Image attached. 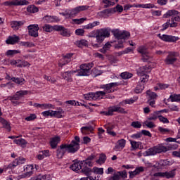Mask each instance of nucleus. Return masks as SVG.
I'll return each instance as SVG.
<instances>
[{
    "label": "nucleus",
    "mask_w": 180,
    "mask_h": 180,
    "mask_svg": "<svg viewBox=\"0 0 180 180\" xmlns=\"http://www.w3.org/2000/svg\"><path fill=\"white\" fill-rule=\"evenodd\" d=\"M79 150V146L78 143L71 141L70 143H65L61 144L60 147L56 150V156L57 158H59V160H61L63 157H64V155L65 153H69L70 154H75L77 151Z\"/></svg>",
    "instance_id": "nucleus-1"
},
{
    "label": "nucleus",
    "mask_w": 180,
    "mask_h": 180,
    "mask_svg": "<svg viewBox=\"0 0 180 180\" xmlns=\"http://www.w3.org/2000/svg\"><path fill=\"white\" fill-rule=\"evenodd\" d=\"M109 36H110V32L108 29H101L97 30L96 32H91L89 35V37H96L97 43L101 44V43L105 40V38L109 37Z\"/></svg>",
    "instance_id": "nucleus-2"
},
{
    "label": "nucleus",
    "mask_w": 180,
    "mask_h": 180,
    "mask_svg": "<svg viewBox=\"0 0 180 180\" xmlns=\"http://www.w3.org/2000/svg\"><path fill=\"white\" fill-rule=\"evenodd\" d=\"M168 148L162 144L158 145L153 148H149L145 153H143L144 157H148L150 155H155L156 154H161V153H167Z\"/></svg>",
    "instance_id": "nucleus-3"
},
{
    "label": "nucleus",
    "mask_w": 180,
    "mask_h": 180,
    "mask_svg": "<svg viewBox=\"0 0 180 180\" xmlns=\"http://www.w3.org/2000/svg\"><path fill=\"white\" fill-rule=\"evenodd\" d=\"M167 16H172L170 27H176L178 23L176 22H180V13L175 10H171L166 13Z\"/></svg>",
    "instance_id": "nucleus-4"
},
{
    "label": "nucleus",
    "mask_w": 180,
    "mask_h": 180,
    "mask_svg": "<svg viewBox=\"0 0 180 180\" xmlns=\"http://www.w3.org/2000/svg\"><path fill=\"white\" fill-rule=\"evenodd\" d=\"M92 67H94V63L81 65L79 67L80 70L78 71L77 75L79 77H88V75H91V68Z\"/></svg>",
    "instance_id": "nucleus-5"
},
{
    "label": "nucleus",
    "mask_w": 180,
    "mask_h": 180,
    "mask_svg": "<svg viewBox=\"0 0 180 180\" xmlns=\"http://www.w3.org/2000/svg\"><path fill=\"white\" fill-rule=\"evenodd\" d=\"M113 112H118V113H127L124 110V108L120 107V105H112L108 108V111H101V115H104V116H113Z\"/></svg>",
    "instance_id": "nucleus-6"
},
{
    "label": "nucleus",
    "mask_w": 180,
    "mask_h": 180,
    "mask_svg": "<svg viewBox=\"0 0 180 180\" xmlns=\"http://www.w3.org/2000/svg\"><path fill=\"white\" fill-rule=\"evenodd\" d=\"M112 33L115 38L118 40H126L130 37V32L127 31L121 32L119 30H113Z\"/></svg>",
    "instance_id": "nucleus-7"
},
{
    "label": "nucleus",
    "mask_w": 180,
    "mask_h": 180,
    "mask_svg": "<svg viewBox=\"0 0 180 180\" xmlns=\"http://www.w3.org/2000/svg\"><path fill=\"white\" fill-rule=\"evenodd\" d=\"M82 165L83 166L82 170H81L83 174L86 175V176H89V175H91V172H92V169L88 167H93L94 164L91 160H85L81 161Z\"/></svg>",
    "instance_id": "nucleus-8"
},
{
    "label": "nucleus",
    "mask_w": 180,
    "mask_h": 180,
    "mask_svg": "<svg viewBox=\"0 0 180 180\" xmlns=\"http://www.w3.org/2000/svg\"><path fill=\"white\" fill-rule=\"evenodd\" d=\"M176 169H174L170 171H167L165 172H157L155 173L154 176H160V178H166V179H171L175 178L176 175Z\"/></svg>",
    "instance_id": "nucleus-9"
},
{
    "label": "nucleus",
    "mask_w": 180,
    "mask_h": 180,
    "mask_svg": "<svg viewBox=\"0 0 180 180\" xmlns=\"http://www.w3.org/2000/svg\"><path fill=\"white\" fill-rule=\"evenodd\" d=\"M158 37L166 43H176L179 40V37L168 34H158Z\"/></svg>",
    "instance_id": "nucleus-10"
},
{
    "label": "nucleus",
    "mask_w": 180,
    "mask_h": 180,
    "mask_svg": "<svg viewBox=\"0 0 180 180\" xmlns=\"http://www.w3.org/2000/svg\"><path fill=\"white\" fill-rule=\"evenodd\" d=\"M106 95V92L105 91H96V93H88L84 95L85 99L87 101H96L98 98H101V96H105Z\"/></svg>",
    "instance_id": "nucleus-11"
},
{
    "label": "nucleus",
    "mask_w": 180,
    "mask_h": 180,
    "mask_svg": "<svg viewBox=\"0 0 180 180\" xmlns=\"http://www.w3.org/2000/svg\"><path fill=\"white\" fill-rule=\"evenodd\" d=\"M5 6H22L23 5H29L27 0H13L12 1H5L4 4Z\"/></svg>",
    "instance_id": "nucleus-12"
},
{
    "label": "nucleus",
    "mask_w": 180,
    "mask_h": 180,
    "mask_svg": "<svg viewBox=\"0 0 180 180\" xmlns=\"http://www.w3.org/2000/svg\"><path fill=\"white\" fill-rule=\"evenodd\" d=\"M28 34L32 37H39V25H30L27 27Z\"/></svg>",
    "instance_id": "nucleus-13"
},
{
    "label": "nucleus",
    "mask_w": 180,
    "mask_h": 180,
    "mask_svg": "<svg viewBox=\"0 0 180 180\" xmlns=\"http://www.w3.org/2000/svg\"><path fill=\"white\" fill-rule=\"evenodd\" d=\"M88 8H89L88 6H79L72 10H69L70 18H75L79 12L88 10Z\"/></svg>",
    "instance_id": "nucleus-14"
},
{
    "label": "nucleus",
    "mask_w": 180,
    "mask_h": 180,
    "mask_svg": "<svg viewBox=\"0 0 180 180\" xmlns=\"http://www.w3.org/2000/svg\"><path fill=\"white\" fill-rule=\"evenodd\" d=\"M54 30L60 32V34L63 37H70L71 33L68 29L64 27L63 25H54Z\"/></svg>",
    "instance_id": "nucleus-15"
},
{
    "label": "nucleus",
    "mask_w": 180,
    "mask_h": 180,
    "mask_svg": "<svg viewBox=\"0 0 180 180\" xmlns=\"http://www.w3.org/2000/svg\"><path fill=\"white\" fill-rule=\"evenodd\" d=\"M176 53L175 52H169L167 56L165 59V63L167 65H172L174 63H176Z\"/></svg>",
    "instance_id": "nucleus-16"
},
{
    "label": "nucleus",
    "mask_w": 180,
    "mask_h": 180,
    "mask_svg": "<svg viewBox=\"0 0 180 180\" xmlns=\"http://www.w3.org/2000/svg\"><path fill=\"white\" fill-rule=\"evenodd\" d=\"M119 85H122V83L114 82V83L104 84V85H103L102 88L105 89V91L108 92V94H112V92H115V89H113V87L119 86Z\"/></svg>",
    "instance_id": "nucleus-17"
},
{
    "label": "nucleus",
    "mask_w": 180,
    "mask_h": 180,
    "mask_svg": "<svg viewBox=\"0 0 180 180\" xmlns=\"http://www.w3.org/2000/svg\"><path fill=\"white\" fill-rule=\"evenodd\" d=\"M29 94L28 91H23L20 90L19 91H17L15 95H14L13 97H8L9 101H19L22 98V96H25V95H27Z\"/></svg>",
    "instance_id": "nucleus-18"
},
{
    "label": "nucleus",
    "mask_w": 180,
    "mask_h": 180,
    "mask_svg": "<svg viewBox=\"0 0 180 180\" xmlns=\"http://www.w3.org/2000/svg\"><path fill=\"white\" fill-rule=\"evenodd\" d=\"M139 53L142 55V60L144 62L148 61L150 60V53L147 51V49L144 46H141L139 49Z\"/></svg>",
    "instance_id": "nucleus-19"
},
{
    "label": "nucleus",
    "mask_w": 180,
    "mask_h": 180,
    "mask_svg": "<svg viewBox=\"0 0 180 180\" xmlns=\"http://www.w3.org/2000/svg\"><path fill=\"white\" fill-rule=\"evenodd\" d=\"M78 70H76L64 72L61 74V76L63 77V79H66L68 82H72V78L71 77V75H72V74L78 72Z\"/></svg>",
    "instance_id": "nucleus-20"
},
{
    "label": "nucleus",
    "mask_w": 180,
    "mask_h": 180,
    "mask_svg": "<svg viewBox=\"0 0 180 180\" xmlns=\"http://www.w3.org/2000/svg\"><path fill=\"white\" fill-rule=\"evenodd\" d=\"M115 13V8H108L105 9L102 11H100L97 13L98 16L100 18H105V16H108V15H111Z\"/></svg>",
    "instance_id": "nucleus-21"
},
{
    "label": "nucleus",
    "mask_w": 180,
    "mask_h": 180,
    "mask_svg": "<svg viewBox=\"0 0 180 180\" xmlns=\"http://www.w3.org/2000/svg\"><path fill=\"white\" fill-rule=\"evenodd\" d=\"M43 20L46 23H53V22H60V18L57 16L46 15L43 18Z\"/></svg>",
    "instance_id": "nucleus-22"
},
{
    "label": "nucleus",
    "mask_w": 180,
    "mask_h": 180,
    "mask_svg": "<svg viewBox=\"0 0 180 180\" xmlns=\"http://www.w3.org/2000/svg\"><path fill=\"white\" fill-rule=\"evenodd\" d=\"M20 38L16 35L9 36L7 40H6V44H16L19 43Z\"/></svg>",
    "instance_id": "nucleus-23"
},
{
    "label": "nucleus",
    "mask_w": 180,
    "mask_h": 180,
    "mask_svg": "<svg viewBox=\"0 0 180 180\" xmlns=\"http://www.w3.org/2000/svg\"><path fill=\"white\" fill-rule=\"evenodd\" d=\"M61 141L60 136H55L53 138L50 139V146L51 148H57V146L58 145V143Z\"/></svg>",
    "instance_id": "nucleus-24"
},
{
    "label": "nucleus",
    "mask_w": 180,
    "mask_h": 180,
    "mask_svg": "<svg viewBox=\"0 0 180 180\" xmlns=\"http://www.w3.org/2000/svg\"><path fill=\"white\" fill-rule=\"evenodd\" d=\"M147 72H151V68L150 65L141 67L137 71L138 75H143V74H147Z\"/></svg>",
    "instance_id": "nucleus-25"
},
{
    "label": "nucleus",
    "mask_w": 180,
    "mask_h": 180,
    "mask_svg": "<svg viewBox=\"0 0 180 180\" xmlns=\"http://www.w3.org/2000/svg\"><path fill=\"white\" fill-rule=\"evenodd\" d=\"M70 169H72V171H75V172H77V171H79V169H82V162H76L75 163H73L71 166H70Z\"/></svg>",
    "instance_id": "nucleus-26"
},
{
    "label": "nucleus",
    "mask_w": 180,
    "mask_h": 180,
    "mask_svg": "<svg viewBox=\"0 0 180 180\" xmlns=\"http://www.w3.org/2000/svg\"><path fill=\"white\" fill-rule=\"evenodd\" d=\"M0 123H1L3 126V129H6L8 131H11V124L6 120L2 118V117H0Z\"/></svg>",
    "instance_id": "nucleus-27"
},
{
    "label": "nucleus",
    "mask_w": 180,
    "mask_h": 180,
    "mask_svg": "<svg viewBox=\"0 0 180 180\" xmlns=\"http://www.w3.org/2000/svg\"><path fill=\"white\" fill-rule=\"evenodd\" d=\"M117 144L115 146L114 150H120V148H122V150H123V148H124V147H126V140L124 139H120L117 141Z\"/></svg>",
    "instance_id": "nucleus-28"
},
{
    "label": "nucleus",
    "mask_w": 180,
    "mask_h": 180,
    "mask_svg": "<svg viewBox=\"0 0 180 180\" xmlns=\"http://www.w3.org/2000/svg\"><path fill=\"white\" fill-rule=\"evenodd\" d=\"M24 23V21H13L11 23V26L14 30H18V29H19L20 26L23 25Z\"/></svg>",
    "instance_id": "nucleus-29"
},
{
    "label": "nucleus",
    "mask_w": 180,
    "mask_h": 180,
    "mask_svg": "<svg viewBox=\"0 0 180 180\" xmlns=\"http://www.w3.org/2000/svg\"><path fill=\"white\" fill-rule=\"evenodd\" d=\"M81 131L82 133V134H91V133H92V131H94V127H92V126H89V127H82L81 128Z\"/></svg>",
    "instance_id": "nucleus-30"
},
{
    "label": "nucleus",
    "mask_w": 180,
    "mask_h": 180,
    "mask_svg": "<svg viewBox=\"0 0 180 180\" xmlns=\"http://www.w3.org/2000/svg\"><path fill=\"white\" fill-rule=\"evenodd\" d=\"M146 95L148 96V101H155L157 99L158 95L150 90L146 91Z\"/></svg>",
    "instance_id": "nucleus-31"
},
{
    "label": "nucleus",
    "mask_w": 180,
    "mask_h": 180,
    "mask_svg": "<svg viewBox=\"0 0 180 180\" xmlns=\"http://www.w3.org/2000/svg\"><path fill=\"white\" fill-rule=\"evenodd\" d=\"M27 12H30V13H36L39 12V8H37L34 5H30L27 8Z\"/></svg>",
    "instance_id": "nucleus-32"
},
{
    "label": "nucleus",
    "mask_w": 180,
    "mask_h": 180,
    "mask_svg": "<svg viewBox=\"0 0 180 180\" xmlns=\"http://www.w3.org/2000/svg\"><path fill=\"white\" fill-rule=\"evenodd\" d=\"M135 8H144L147 9L157 8V6H154L153 4H139L138 6H135Z\"/></svg>",
    "instance_id": "nucleus-33"
},
{
    "label": "nucleus",
    "mask_w": 180,
    "mask_h": 180,
    "mask_svg": "<svg viewBox=\"0 0 180 180\" xmlns=\"http://www.w3.org/2000/svg\"><path fill=\"white\" fill-rule=\"evenodd\" d=\"M99 22L98 21H94L92 23H89L84 26V29H86L87 30L89 29H94L95 26H99Z\"/></svg>",
    "instance_id": "nucleus-34"
},
{
    "label": "nucleus",
    "mask_w": 180,
    "mask_h": 180,
    "mask_svg": "<svg viewBox=\"0 0 180 180\" xmlns=\"http://www.w3.org/2000/svg\"><path fill=\"white\" fill-rule=\"evenodd\" d=\"M29 65V63L25 62L22 60H17V66L18 68H22V67H27Z\"/></svg>",
    "instance_id": "nucleus-35"
},
{
    "label": "nucleus",
    "mask_w": 180,
    "mask_h": 180,
    "mask_svg": "<svg viewBox=\"0 0 180 180\" xmlns=\"http://www.w3.org/2000/svg\"><path fill=\"white\" fill-rule=\"evenodd\" d=\"M171 102H179L180 101V94H172L169 96Z\"/></svg>",
    "instance_id": "nucleus-36"
},
{
    "label": "nucleus",
    "mask_w": 180,
    "mask_h": 180,
    "mask_svg": "<svg viewBox=\"0 0 180 180\" xmlns=\"http://www.w3.org/2000/svg\"><path fill=\"white\" fill-rule=\"evenodd\" d=\"M143 89H144V84L139 83L135 89V92L136 94H141Z\"/></svg>",
    "instance_id": "nucleus-37"
},
{
    "label": "nucleus",
    "mask_w": 180,
    "mask_h": 180,
    "mask_svg": "<svg viewBox=\"0 0 180 180\" xmlns=\"http://www.w3.org/2000/svg\"><path fill=\"white\" fill-rule=\"evenodd\" d=\"M91 169H92V172H94V174H98V175H103V168L102 167L98 168V167H94Z\"/></svg>",
    "instance_id": "nucleus-38"
},
{
    "label": "nucleus",
    "mask_w": 180,
    "mask_h": 180,
    "mask_svg": "<svg viewBox=\"0 0 180 180\" xmlns=\"http://www.w3.org/2000/svg\"><path fill=\"white\" fill-rule=\"evenodd\" d=\"M11 81H13V82H15V84H18V85H20V84H23V82H25V79L19 78V77H12L11 79Z\"/></svg>",
    "instance_id": "nucleus-39"
},
{
    "label": "nucleus",
    "mask_w": 180,
    "mask_h": 180,
    "mask_svg": "<svg viewBox=\"0 0 180 180\" xmlns=\"http://www.w3.org/2000/svg\"><path fill=\"white\" fill-rule=\"evenodd\" d=\"M141 77V84H146V82H148V78H150V76L146 74H142L141 75H139Z\"/></svg>",
    "instance_id": "nucleus-40"
},
{
    "label": "nucleus",
    "mask_w": 180,
    "mask_h": 180,
    "mask_svg": "<svg viewBox=\"0 0 180 180\" xmlns=\"http://www.w3.org/2000/svg\"><path fill=\"white\" fill-rule=\"evenodd\" d=\"M130 143L133 150H137L141 146V142H137L136 141H130Z\"/></svg>",
    "instance_id": "nucleus-41"
},
{
    "label": "nucleus",
    "mask_w": 180,
    "mask_h": 180,
    "mask_svg": "<svg viewBox=\"0 0 180 180\" xmlns=\"http://www.w3.org/2000/svg\"><path fill=\"white\" fill-rule=\"evenodd\" d=\"M105 161H106V155L101 154L99 157V159L96 160L97 164H105Z\"/></svg>",
    "instance_id": "nucleus-42"
},
{
    "label": "nucleus",
    "mask_w": 180,
    "mask_h": 180,
    "mask_svg": "<svg viewBox=\"0 0 180 180\" xmlns=\"http://www.w3.org/2000/svg\"><path fill=\"white\" fill-rule=\"evenodd\" d=\"M120 77L121 78H123V79H129V78H131V77H133V74L127 72H124L121 73Z\"/></svg>",
    "instance_id": "nucleus-43"
},
{
    "label": "nucleus",
    "mask_w": 180,
    "mask_h": 180,
    "mask_svg": "<svg viewBox=\"0 0 180 180\" xmlns=\"http://www.w3.org/2000/svg\"><path fill=\"white\" fill-rule=\"evenodd\" d=\"M14 143L18 144V146H26V144H27V141L23 139H15Z\"/></svg>",
    "instance_id": "nucleus-44"
},
{
    "label": "nucleus",
    "mask_w": 180,
    "mask_h": 180,
    "mask_svg": "<svg viewBox=\"0 0 180 180\" xmlns=\"http://www.w3.org/2000/svg\"><path fill=\"white\" fill-rule=\"evenodd\" d=\"M43 30H44V32H47L50 33L51 32H53V30H54V26H51L50 25L46 24L43 27Z\"/></svg>",
    "instance_id": "nucleus-45"
},
{
    "label": "nucleus",
    "mask_w": 180,
    "mask_h": 180,
    "mask_svg": "<svg viewBox=\"0 0 180 180\" xmlns=\"http://www.w3.org/2000/svg\"><path fill=\"white\" fill-rule=\"evenodd\" d=\"M160 115V112L155 111L152 114V116L149 117L148 120H157L158 119V115Z\"/></svg>",
    "instance_id": "nucleus-46"
},
{
    "label": "nucleus",
    "mask_w": 180,
    "mask_h": 180,
    "mask_svg": "<svg viewBox=\"0 0 180 180\" xmlns=\"http://www.w3.org/2000/svg\"><path fill=\"white\" fill-rule=\"evenodd\" d=\"M62 63H59L58 65L59 67H64L65 64H68V63L71 62V59H67L65 58H63L61 60Z\"/></svg>",
    "instance_id": "nucleus-47"
},
{
    "label": "nucleus",
    "mask_w": 180,
    "mask_h": 180,
    "mask_svg": "<svg viewBox=\"0 0 180 180\" xmlns=\"http://www.w3.org/2000/svg\"><path fill=\"white\" fill-rule=\"evenodd\" d=\"M112 9H114L115 13H116V12H118L119 13L123 12V6H120V4H117L115 7L112 8Z\"/></svg>",
    "instance_id": "nucleus-48"
},
{
    "label": "nucleus",
    "mask_w": 180,
    "mask_h": 180,
    "mask_svg": "<svg viewBox=\"0 0 180 180\" xmlns=\"http://www.w3.org/2000/svg\"><path fill=\"white\" fill-rule=\"evenodd\" d=\"M75 44L78 47H82V46H86L87 41L85 39H81L80 41H77Z\"/></svg>",
    "instance_id": "nucleus-49"
},
{
    "label": "nucleus",
    "mask_w": 180,
    "mask_h": 180,
    "mask_svg": "<svg viewBox=\"0 0 180 180\" xmlns=\"http://www.w3.org/2000/svg\"><path fill=\"white\" fill-rule=\"evenodd\" d=\"M131 126H132V127H134V129H141V123H140L139 121L132 122Z\"/></svg>",
    "instance_id": "nucleus-50"
},
{
    "label": "nucleus",
    "mask_w": 180,
    "mask_h": 180,
    "mask_svg": "<svg viewBox=\"0 0 180 180\" xmlns=\"http://www.w3.org/2000/svg\"><path fill=\"white\" fill-rule=\"evenodd\" d=\"M18 53H20V51L18 50H8L6 53V56H15V54H18Z\"/></svg>",
    "instance_id": "nucleus-51"
},
{
    "label": "nucleus",
    "mask_w": 180,
    "mask_h": 180,
    "mask_svg": "<svg viewBox=\"0 0 180 180\" xmlns=\"http://www.w3.org/2000/svg\"><path fill=\"white\" fill-rule=\"evenodd\" d=\"M84 20H86V18L72 20V21L75 22V23H77V25H81V23H84Z\"/></svg>",
    "instance_id": "nucleus-52"
},
{
    "label": "nucleus",
    "mask_w": 180,
    "mask_h": 180,
    "mask_svg": "<svg viewBox=\"0 0 180 180\" xmlns=\"http://www.w3.org/2000/svg\"><path fill=\"white\" fill-rule=\"evenodd\" d=\"M53 110H46V111L42 112V115L45 117L47 116H51V117H53V115H54V114H53Z\"/></svg>",
    "instance_id": "nucleus-53"
},
{
    "label": "nucleus",
    "mask_w": 180,
    "mask_h": 180,
    "mask_svg": "<svg viewBox=\"0 0 180 180\" xmlns=\"http://www.w3.org/2000/svg\"><path fill=\"white\" fill-rule=\"evenodd\" d=\"M21 46H23L24 47H33L34 46V44L32 43V42H21L20 43Z\"/></svg>",
    "instance_id": "nucleus-54"
},
{
    "label": "nucleus",
    "mask_w": 180,
    "mask_h": 180,
    "mask_svg": "<svg viewBox=\"0 0 180 180\" xmlns=\"http://www.w3.org/2000/svg\"><path fill=\"white\" fill-rule=\"evenodd\" d=\"M171 26V20H167V22L162 25V29L161 30L162 32H164V30H167V27H169Z\"/></svg>",
    "instance_id": "nucleus-55"
},
{
    "label": "nucleus",
    "mask_w": 180,
    "mask_h": 180,
    "mask_svg": "<svg viewBox=\"0 0 180 180\" xmlns=\"http://www.w3.org/2000/svg\"><path fill=\"white\" fill-rule=\"evenodd\" d=\"M44 79H46V81L51 82V84H55V82H57V80L56 79L51 78V77L47 75H44Z\"/></svg>",
    "instance_id": "nucleus-56"
},
{
    "label": "nucleus",
    "mask_w": 180,
    "mask_h": 180,
    "mask_svg": "<svg viewBox=\"0 0 180 180\" xmlns=\"http://www.w3.org/2000/svg\"><path fill=\"white\" fill-rule=\"evenodd\" d=\"M169 109H170L171 112H179V108L175 105H169Z\"/></svg>",
    "instance_id": "nucleus-57"
},
{
    "label": "nucleus",
    "mask_w": 180,
    "mask_h": 180,
    "mask_svg": "<svg viewBox=\"0 0 180 180\" xmlns=\"http://www.w3.org/2000/svg\"><path fill=\"white\" fill-rule=\"evenodd\" d=\"M37 117V116H36V114H31L25 118V120H27V122H31V120H34Z\"/></svg>",
    "instance_id": "nucleus-58"
},
{
    "label": "nucleus",
    "mask_w": 180,
    "mask_h": 180,
    "mask_svg": "<svg viewBox=\"0 0 180 180\" xmlns=\"http://www.w3.org/2000/svg\"><path fill=\"white\" fill-rule=\"evenodd\" d=\"M158 119L160 122H162V123H169V120H168L166 117H163L162 115H159Z\"/></svg>",
    "instance_id": "nucleus-59"
},
{
    "label": "nucleus",
    "mask_w": 180,
    "mask_h": 180,
    "mask_svg": "<svg viewBox=\"0 0 180 180\" xmlns=\"http://www.w3.org/2000/svg\"><path fill=\"white\" fill-rule=\"evenodd\" d=\"M84 33H85V30H84V29H77L75 30L77 36H84Z\"/></svg>",
    "instance_id": "nucleus-60"
},
{
    "label": "nucleus",
    "mask_w": 180,
    "mask_h": 180,
    "mask_svg": "<svg viewBox=\"0 0 180 180\" xmlns=\"http://www.w3.org/2000/svg\"><path fill=\"white\" fill-rule=\"evenodd\" d=\"M129 174L130 179H133V178H134V176H136V175H139V174L137 173V170H136V169L134 171L129 172Z\"/></svg>",
    "instance_id": "nucleus-61"
},
{
    "label": "nucleus",
    "mask_w": 180,
    "mask_h": 180,
    "mask_svg": "<svg viewBox=\"0 0 180 180\" xmlns=\"http://www.w3.org/2000/svg\"><path fill=\"white\" fill-rule=\"evenodd\" d=\"M118 175L122 178H127V172L126 170H123L122 172H118Z\"/></svg>",
    "instance_id": "nucleus-62"
},
{
    "label": "nucleus",
    "mask_w": 180,
    "mask_h": 180,
    "mask_svg": "<svg viewBox=\"0 0 180 180\" xmlns=\"http://www.w3.org/2000/svg\"><path fill=\"white\" fill-rule=\"evenodd\" d=\"M158 86H159L160 89H167V88H168V86H169V84H162V83H158Z\"/></svg>",
    "instance_id": "nucleus-63"
},
{
    "label": "nucleus",
    "mask_w": 180,
    "mask_h": 180,
    "mask_svg": "<svg viewBox=\"0 0 180 180\" xmlns=\"http://www.w3.org/2000/svg\"><path fill=\"white\" fill-rule=\"evenodd\" d=\"M109 180H120V175L119 174H114L110 178Z\"/></svg>",
    "instance_id": "nucleus-64"
}]
</instances>
